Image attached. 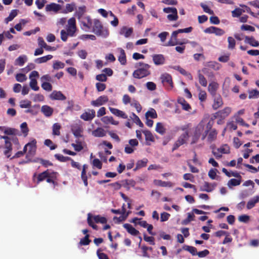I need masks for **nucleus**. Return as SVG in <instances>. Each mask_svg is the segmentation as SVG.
<instances>
[{
    "label": "nucleus",
    "mask_w": 259,
    "mask_h": 259,
    "mask_svg": "<svg viewBox=\"0 0 259 259\" xmlns=\"http://www.w3.org/2000/svg\"><path fill=\"white\" fill-rule=\"evenodd\" d=\"M188 40L184 39L183 41L178 40L177 38L170 37V40L165 45V46H174L176 45H183L187 42Z\"/></svg>",
    "instance_id": "21"
},
{
    "label": "nucleus",
    "mask_w": 259,
    "mask_h": 259,
    "mask_svg": "<svg viewBox=\"0 0 259 259\" xmlns=\"http://www.w3.org/2000/svg\"><path fill=\"white\" fill-rule=\"evenodd\" d=\"M259 202V196H256L250 199L247 202L246 207L248 209L253 208L255 204Z\"/></svg>",
    "instance_id": "31"
},
{
    "label": "nucleus",
    "mask_w": 259,
    "mask_h": 259,
    "mask_svg": "<svg viewBox=\"0 0 259 259\" xmlns=\"http://www.w3.org/2000/svg\"><path fill=\"white\" fill-rule=\"evenodd\" d=\"M61 129V125L58 123H55L53 125L52 131L53 135L55 136H59L60 135V130Z\"/></svg>",
    "instance_id": "41"
},
{
    "label": "nucleus",
    "mask_w": 259,
    "mask_h": 259,
    "mask_svg": "<svg viewBox=\"0 0 259 259\" xmlns=\"http://www.w3.org/2000/svg\"><path fill=\"white\" fill-rule=\"evenodd\" d=\"M227 128L230 131L236 130L237 128V124L235 121H229L227 124Z\"/></svg>",
    "instance_id": "49"
},
{
    "label": "nucleus",
    "mask_w": 259,
    "mask_h": 259,
    "mask_svg": "<svg viewBox=\"0 0 259 259\" xmlns=\"http://www.w3.org/2000/svg\"><path fill=\"white\" fill-rule=\"evenodd\" d=\"M36 141L35 139L27 144L28 152L26 155V158L33 156L35 154L36 151Z\"/></svg>",
    "instance_id": "10"
},
{
    "label": "nucleus",
    "mask_w": 259,
    "mask_h": 259,
    "mask_svg": "<svg viewBox=\"0 0 259 259\" xmlns=\"http://www.w3.org/2000/svg\"><path fill=\"white\" fill-rule=\"evenodd\" d=\"M215 186L216 185L214 183L212 184L205 182L204 184L200 186V190L201 191L210 192L214 190Z\"/></svg>",
    "instance_id": "19"
},
{
    "label": "nucleus",
    "mask_w": 259,
    "mask_h": 259,
    "mask_svg": "<svg viewBox=\"0 0 259 259\" xmlns=\"http://www.w3.org/2000/svg\"><path fill=\"white\" fill-rule=\"evenodd\" d=\"M133 32V28L132 27H128L127 26L122 27L119 31L120 35L124 36L125 38L129 37Z\"/></svg>",
    "instance_id": "17"
},
{
    "label": "nucleus",
    "mask_w": 259,
    "mask_h": 259,
    "mask_svg": "<svg viewBox=\"0 0 259 259\" xmlns=\"http://www.w3.org/2000/svg\"><path fill=\"white\" fill-rule=\"evenodd\" d=\"M92 134L95 137H103L106 136V132L102 127H98L92 131Z\"/></svg>",
    "instance_id": "24"
},
{
    "label": "nucleus",
    "mask_w": 259,
    "mask_h": 259,
    "mask_svg": "<svg viewBox=\"0 0 259 259\" xmlns=\"http://www.w3.org/2000/svg\"><path fill=\"white\" fill-rule=\"evenodd\" d=\"M131 106L134 107L136 108L138 112H140L142 110V106L139 103V102L135 100V99H132V102H131Z\"/></svg>",
    "instance_id": "44"
},
{
    "label": "nucleus",
    "mask_w": 259,
    "mask_h": 259,
    "mask_svg": "<svg viewBox=\"0 0 259 259\" xmlns=\"http://www.w3.org/2000/svg\"><path fill=\"white\" fill-rule=\"evenodd\" d=\"M1 139L4 140V148L5 150L4 153L7 157L10 158L12 150V143L17 144L18 143V140L17 137L13 136L10 137L1 136Z\"/></svg>",
    "instance_id": "3"
},
{
    "label": "nucleus",
    "mask_w": 259,
    "mask_h": 259,
    "mask_svg": "<svg viewBox=\"0 0 259 259\" xmlns=\"http://www.w3.org/2000/svg\"><path fill=\"white\" fill-rule=\"evenodd\" d=\"M26 76L23 73H18L16 75V79L17 81L23 82L27 80Z\"/></svg>",
    "instance_id": "55"
},
{
    "label": "nucleus",
    "mask_w": 259,
    "mask_h": 259,
    "mask_svg": "<svg viewBox=\"0 0 259 259\" xmlns=\"http://www.w3.org/2000/svg\"><path fill=\"white\" fill-rule=\"evenodd\" d=\"M145 116L146 118H147V117H149L152 118H155L157 117V115L156 111L154 109L151 108L146 113Z\"/></svg>",
    "instance_id": "52"
},
{
    "label": "nucleus",
    "mask_w": 259,
    "mask_h": 259,
    "mask_svg": "<svg viewBox=\"0 0 259 259\" xmlns=\"http://www.w3.org/2000/svg\"><path fill=\"white\" fill-rule=\"evenodd\" d=\"M50 98L52 100L61 101L65 100L66 99V97L62 93L61 91H54L50 95Z\"/></svg>",
    "instance_id": "18"
},
{
    "label": "nucleus",
    "mask_w": 259,
    "mask_h": 259,
    "mask_svg": "<svg viewBox=\"0 0 259 259\" xmlns=\"http://www.w3.org/2000/svg\"><path fill=\"white\" fill-rule=\"evenodd\" d=\"M48 174L47 170L44 171V172H41V174H40L38 176V177H37L38 183H39L41 181H42L44 180H45L46 179H47V178L48 177Z\"/></svg>",
    "instance_id": "63"
},
{
    "label": "nucleus",
    "mask_w": 259,
    "mask_h": 259,
    "mask_svg": "<svg viewBox=\"0 0 259 259\" xmlns=\"http://www.w3.org/2000/svg\"><path fill=\"white\" fill-rule=\"evenodd\" d=\"M92 220H94L96 223L105 224L107 222V219L100 215H92Z\"/></svg>",
    "instance_id": "39"
},
{
    "label": "nucleus",
    "mask_w": 259,
    "mask_h": 259,
    "mask_svg": "<svg viewBox=\"0 0 259 259\" xmlns=\"http://www.w3.org/2000/svg\"><path fill=\"white\" fill-rule=\"evenodd\" d=\"M130 118L132 120L139 126L143 127L144 126L143 123L140 120L139 117L136 115L134 113H132L130 116Z\"/></svg>",
    "instance_id": "40"
},
{
    "label": "nucleus",
    "mask_w": 259,
    "mask_h": 259,
    "mask_svg": "<svg viewBox=\"0 0 259 259\" xmlns=\"http://www.w3.org/2000/svg\"><path fill=\"white\" fill-rule=\"evenodd\" d=\"M204 32L206 33L215 34L217 36H222L225 33L224 30L214 26L206 28Z\"/></svg>",
    "instance_id": "9"
},
{
    "label": "nucleus",
    "mask_w": 259,
    "mask_h": 259,
    "mask_svg": "<svg viewBox=\"0 0 259 259\" xmlns=\"http://www.w3.org/2000/svg\"><path fill=\"white\" fill-rule=\"evenodd\" d=\"M245 42L249 44L252 47H257L259 46V42L256 40L253 37L246 36Z\"/></svg>",
    "instance_id": "37"
},
{
    "label": "nucleus",
    "mask_w": 259,
    "mask_h": 259,
    "mask_svg": "<svg viewBox=\"0 0 259 259\" xmlns=\"http://www.w3.org/2000/svg\"><path fill=\"white\" fill-rule=\"evenodd\" d=\"M86 10V7L84 6L79 7L78 9L76 10L75 13V15L77 16L78 20L83 18L84 16H83V14L85 13Z\"/></svg>",
    "instance_id": "38"
},
{
    "label": "nucleus",
    "mask_w": 259,
    "mask_h": 259,
    "mask_svg": "<svg viewBox=\"0 0 259 259\" xmlns=\"http://www.w3.org/2000/svg\"><path fill=\"white\" fill-rule=\"evenodd\" d=\"M228 41L229 43L228 48L229 49H233L236 44L235 40L232 37L229 36L228 38Z\"/></svg>",
    "instance_id": "61"
},
{
    "label": "nucleus",
    "mask_w": 259,
    "mask_h": 259,
    "mask_svg": "<svg viewBox=\"0 0 259 259\" xmlns=\"http://www.w3.org/2000/svg\"><path fill=\"white\" fill-rule=\"evenodd\" d=\"M207 66L215 70H218L221 67L219 63L214 61H210L207 63Z\"/></svg>",
    "instance_id": "48"
},
{
    "label": "nucleus",
    "mask_w": 259,
    "mask_h": 259,
    "mask_svg": "<svg viewBox=\"0 0 259 259\" xmlns=\"http://www.w3.org/2000/svg\"><path fill=\"white\" fill-rule=\"evenodd\" d=\"M101 120L105 124L111 123L113 125H118L119 123V122L114 120L112 116H104L101 118Z\"/></svg>",
    "instance_id": "29"
},
{
    "label": "nucleus",
    "mask_w": 259,
    "mask_h": 259,
    "mask_svg": "<svg viewBox=\"0 0 259 259\" xmlns=\"http://www.w3.org/2000/svg\"><path fill=\"white\" fill-rule=\"evenodd\" d=\"M154 183L157 186L163 187H171L174 186L173 183L170 182H165L159 180H155Z\"/></svg>",
    "instance_id": "27"
},
{
    "label": "nucleus",
    "mask_w": 259,
    "mask_h": 259,
    "mask_svg": "<svg viewBox=\"0 0 259 259\" xmlns=\"http://www.w3.org/2000/svg\"><path fill=\"white\" fill-rule=\"evenodd\" d=\"M222 154H228L230 152V148L227 145H225L217 149Z\"/></svg>",
    "instance_id": "53"
},
{
    "label": "nucleus",
    "mask_w": 259,
    "mask_h": 259,
    "mask_svg": "<svg viewBox=\"0 0 259 259\" xmlns=\"http://www.w3.org/2000/svg\"><path fill=\"white\" fill-rule=\"evenodd\" d=\"M53 56L48 55L40 58H36L34 60V62L37 64H41L47 62L48 61L51 60L53 58Z\"/></svg>",
    "instance_id": "32"
},
{
    "label": "nucleus",
    "mask_w": 259,
    "mask_h": 259,
    "mask_svg": "<svg viewBox=\"0 0 259 259\" xmlns=\"http://www.w3.org/2000/svg\"><path fill=\"white\" fill-rule=\"evenodd\" d=\"M41 111L46 117H50L53 113V109L49 106L44 105L41 107Z\"/></svg>",
    "instance_id": "25"
},
{
    "label": "nucleus",
    "mask_w": 259,
    "mask_h": 259,
    "mask_svg": "<svg viewBox=\"0 0 259 259\" xmlns=\"http://www.w3.org/2000/svg\"><path fill=\"white\" fill-rule=\"evenodd\" d=\"M111 212L115 214H120L121 213L122 215H125V218L127 217L128 215L130 212H127L126 214H125V204H123L122 206V210L121 211L119 209H111Z\"/></svg>",
    "instance_id": "46"
},
{
    "label": "nucleus",
    "mask_w": 259,
    "mask_h": 259,
    "mask_svg": "<svg viewBox=\"0 0 259 259\" xmlns=\"http://www.w3.org/2000/svg\"><path fill=\"white\" fill-rule=\"evenodd\" d=\"M118 50L120 53L118 56V61L120 62L121 64L125 65L126 63V59L124 51L121 48H118Z\"/></svg>",
    "instance_id": "34"
},
{
    "label": "nucleus",
    "mask_w": 259,
    "mask_h": 259,
    "mask_svg": "<svg viewBox=\"0 0 259 259\" xmlns=\"http://www.w3.org/2000/svg\"><path fill=\"white\" fill-rule=\"evenodd\" d=\"M108 101L107 96L103 95L98 97L96 100L91 102V105L94 107H99L105 104Z\"/></svg>",
    "instance_id": "13"
},
{
    "label": "nucleus",
    "mask_w": 259,
    "mask_h": 259,
    "mask_svg": "<svg viewBox=\"0 0 259 259\" xmlns=\"http://www.w3.org/2000/svg\"><path fill=\"white\" fill-rule=\"evenodd\" d=\"M61 5L54 3L47 5L46 7V11L47 12H53L55 13H57L61 10Z\"/></svg>",
    "instance_id": "20"
},
{
    "label": "nucleus",
    "mask_w": 259,
    "mask_h": 259,
    "mask_svg": "<svg viewBox=\"0 0 259 259\" xmlns=\"http://www.w3.org/2000/svg\"><path fill=\"white\" fill-rule=\"evenodd\" d=\"M138 69L135 70L133 73L134 77L136 78H142L149 75L150 65L143 62H139L138 64Z\"/></svg>",
    "instance_id": "2"
},
{
    "label": "nucleus",
    "mask_w": 259,
    "mask_h": 259,
    "mask_svg": "<svg viewBox=\"0 0 259 259\" xmlns=\"http://www.w3.org/2000/svg\"><path fill=\"white\" fill-rule=\"evenodd\" d=\"M81 28L87 32H90L92 28L93 20L89 16H84L79 20Z\"/></svg>",
    "instance_id": "5"
},
{
    "label": "nucleus",
    "mask_w": 259,
    "mask_h": 259,
    "mask_svg": "<svg viewBox=\"0 0 259 259\" xmlns=\"http://www.w3.org/2000/svg\"><path fill=\"white\" fill-rule=\"evenodd\" d=\"M160 78L164 84L166 83L170 89L172 88V78L170 74L167 73H163L161 75Z\"/></svg>",
    "instance_id": "16"
},
{
    "label": "nucleus",
    "mask_w": 259,
    "mask_h": 259,
    "mask_svg": "<svg viewBox=\"0 0 259 259\" xmlns=\"http://www.w3.org/2000/svg\"><path fill=\"white\" fill-rule=\"evenodd\" d=\"M123 227L126 230L128 233L133 236H137L140 234L139 231L134 228L131 225L129 224H124Z\"/></svg>",
    "instance_id": "23"
},
{
    "label": "nucleus",
    "mask_w": 259,
    "mask_h": 259,
    "mask_svg": "<svg viewBox=\"0 0 259 259\" xmlns=\"http://www.w3.org/2000/svg\"><path fill=\"white\" fill-rule=\"evenodd\" d=\"M74 8H75V4L74 3L67 4L66 5L64 13H68L69 12H71L74 10Z\"/></svg>",
    "instance_id": "60"
},
{
    "label": "nucleus",
    "mask_w": 259,
    "mask_h": 259,
    "mask_svg": "<svg viewBox=\"0 0 259 259\" xmlns=\"http://www.w3.org/2000/svg\"><path fill=\"white\" fill-rule=\"evenodd\" d=\"M218 87L219 84L218 83L215 82H211L208 85V90L211 95L214 96L216 94V91L218 90Z\"/></svg>",
    "instance_id": "28"
},
{
    "label": "nucleus",
    "mask_w": 259,
    "mask_h": 259,
    "mask_svg": "<svg viewBox=\"0 0 259 259\" xmlns=\"http://www.w3.org/2000/svg\"><path fill=\"white\" fill-rule=\"evenodd\" d=\"M148 159L146 158H144L141 160H139L136 163V168L134 170L140 169L142 167H145L148 163Z\"/></svg>",
    "instance_id": "36"
},
{
    "label": "nucleus",
    "mask_w": 259,
    "mask_h": 259,
    "mask_svg": "<svg viewBox=\"0 0 259 259\" xmlns=\"http://www.w3.org/2000/svg\"><path fill=\"white\" fill-rule=\"evenodd\" d=\"M143 133L145 136V140L147 141L152 142L154 141V137L152 134V133L148 130L143 131Z\"/></svg>",
    "instance_id": "45"
},
{
    "label": "nucleus",
    "mask_w": 259,
    "mask_h": 259,
    "mask_svg": "<svg viewBox=\"0 0 259 259\" xmlns=\"http://www.w3.org/2000/svg\"><path fill=\"white\" fill-rule=\"evenodd\" d=\"M109 109L113 114L116 116L121 117L123 119L127 118V115L122 111L112 107H109Z\"/></svg>",
    "instance_id": "22"
},
{
    "label": "nucleus",
    "mask_w": 259,
    "mask_h": 259,
    "mask_svg": "<svg viewBox=\"0 0 259 259\" xmlns=\"http://www.w3.org/2000/svg\"><path fill=\"white\" fill-rule=\"evenodd\" d=\"M205 122L203 120L200 122V123L196 126L194 132V135L192 137V141L191 144L195 143L199 138L201 133L204 130Z\"/></svg>",
    "instance_id": "6"
},
{
    "label": "nucleus",
    "mask_w": 259,
    "mask_h": 259,
    "mask_svg": "<svg viewBox=\"0 0 259 259\" xmlns=\"http://www.w3.org/2000/svg\"><path fill=\"white\" fill-rule=\"evenodd\" d=\"M65 67V64L61 61H56L54 62L53 67L55 70L62 69Z\"/></svg>",
    "instance_id": "54"
},
{
    "label": "nucleus",
    "mask_w": 259,
    "mask_h": 259,
    "mask_svg": "<svg viewBox=\"0 0 259 259\" xmlns=\"http://www.w3.org/2000/svg\"><path fill=\"white\" fill-rule=\"evenodd\" d=\"M152 60L155 65H162L165 63V59L162 54H154L152 55Z\"/></svg>",
    "instance_id": "15"
},
{
    "label": "nucleus",
    "mask_w": 259,
    "mask_h": 259,
    "mask_svg": "<svg viewBox=\"0 0 259 259\" xmlns=\"http://www.w3.org/2000/svg\"><path fill=\"white\" fill-rule=\"evenodd\" d=\"M146 87L149 91H154L156 88V85L155 83L152 81L147 82L146 83Z\"/></svg>",
    "instance_id": "64"
},
{
    "label": "nucleus",
    "mask_w": 259,
    "mask_h": 259,
    "mask_svg": "<svg viewBox=\"0 0 259 259\" xmlns=\"http://www.w3.org/2000/svg\"><path fill=\"white\" fill-rule=\"evenodd\" d=\"M163 11L164 13L168 14L167 18L168 20L171 21H176L178 19V11L176 8H164Z\"/></svg>",
    "instance_id": "7"
},
{
    "label": "nucleus",
    "mask_w": 259,
    "mask_h": 259,
    "mask_svg": "<svg viewBox=\"0 0 259 259\" xmlns=\"http://www.w3.org/2000/svg\"><path fill=\"white\" fill-rule=\"evenodd\" d=\"M20 107L22 108H29L31 107V102L27 100H22L20 102Z\"/></svg>",
    "instance_id": "56"
},
{
    "label": "nucleus",
    "mask_w": 259,
    "mask_h": 259,
    "mask_svg": "<svg viewBox=\"0 0 259 259\" xmlns=\"http://www.w3.org/2000/svg\"><path fill=\"white\" fill-rule=\"evenodd\" d=\"M231 112V108L230 107H225L224 109L217 112L214 114L215 118H219L224 119L226 118Z\"/></svg>",
    "instance_id": "11"
},
{
    "label": "nucleus",
    "mask_w": 259,
    "mask_h": 259,
    "mask_svg": "<svg viewBox=\"0 0 259 259\" xmlns=\"http://www.w3.org/2000/svg\"><path fill=\"white\" fill-rule=\"evenodd\" d=\"M21 130L22 133L25 136H27L28 133V128L27 127V124L26 122H24L21 123L20 125Z\"/></svg>",
    "instance_id": "62"
},
{
    "label": "nucleus",
    "mask_w": 259,
    "mask_h": 259,
    "mask_svg": "<svg viewBox=\"0 0 259 259\" xmlns=\"http://www.w3.org/2000/svg\"><path fill=\"white\" fill-rule=\"evenodd\" d=\"M27 61V57L23 55L20 56L18 58H17L15 60V65H19L20 66H22L24 65V64Z\"/></svg>",
    "instance_id": "35"
},
{
    "label": "nucleus",
    "mask_w": 259,
    "mask_h": 259,
    "mask_svg": "<svg viewBox=\"0 0 259 259\" xmlns=\"http://www.w3.org/2000/svg\"><path fill=\"white\" fill-rule=\"evenodd\" d=\"M183 249L189 251L193 255H196L197 254V249L195 247L189 245H185Z\"/></svg>",
    "instance_id": "47"
},
{
    "label": "nucleus",
    "mask_w": 259,
    "mask_h": 259,
    "mask_svg": "<svg viewBox=\"0 0 259 259\" xmlns=\"http://www.w3.org/2000/svg\"><path fill=\"white\" fill-rule=\"evenodd\" d=\"M17 14V10H12L9 16L5 19V23H8L10 21H11L15 17H16Z\"/></svg>",
    "instance_id": "42"
},
{
    "label": "nucleus",
    "mask_w": 259,
    "mask_h": 259,
    "mask_svg": "<svg viewBox=\"0 0 259 259\" xmlns=\"http://www.w3.org/2000/svg\"><path fill=\"white\" fill-rule=\"evenodd\" d=\"M189 138V133L188 132H185L182 134L178 138V140L175 143L172 148V151H175L178 149L180 146L186 143V141Z\"/></svg>",
    "instance_id": "8"
},
{
    "label": "nucleus",
    "mask_w": 259,
    "mask_h": 259,
    "mask_svg": "<svg viewBox=\"0 0 259 259\" xmlns=\"http://www.w3.org/2000/svg\"><path fill=\"white\" fill-rule=\"evenodd\" d=\"M241 179H231L228 181L227 186L230 189H232L233 187L239 185L241 184Z\"/></svg>",
    "instance_id": "33"
},
{
    "label": "nucleus",
    "mask_w": 259,
    "mask_h": 259,
    "mask_svg": "<svg viewBox=\"0 0 259 259\" xmlns=\"http://www.w3.org/2000/svg\"><path fill=\"white\" fill-rule=\"evenodd\" d=\"M55 157L57 159L61 161L65 162L67 160H71V158L69 157H65L63 155L60 154H56L55 155Z\"/></svg>",
    "instance_id": "58"
},
{
    "label": "nucleus",
    "mask_w": 259,
    "mask_h": 259,
    "mask_svg": "<svg viewBox=\"0 0 259 259\" xmlns=\"http://www.w3.org/2000/svg\"><path fill=\"white\" fill-rule=\"evenodd\" d=\"M66 29V30H62L60 32L61 38L63 41H66L68 36L73 37L76 35V21L74 17H72L68 20Z\"/></svg>",
    "instance_id": "1"
},
{
    "label": "nucleus",
    "mask_w": 259,
    "mask_h": 259,
    "mask_svg": "<svg viewBox=\"0 0 259 259\" xmlns=\"http://www.w3.org/2000/svg\"><path fill=\"white\" fill-rule=\"evenodd\" d=\"M195 215L193 213H187V218L183 221L182 224L183 225H187L189 222L193 221L194 219Z\"/></svg>",
    "instance_id": "57"
},
{
    "label": "nucleus",
    "mask_w": 259,
    "mask_h": 259,
    "mask_svg": "<svg viewBox=\"0 0 259 259\" xmlns=\"http://www.w3.org/2000/svg\"><path fill=\"white\" fill-rule=\"evenodd\" d=\"M223 104V102L221 97L219 95L216 96L214 98V102L212 105L213 108L216 110L222 106Z\"/></svg>",
    "instance_id": "26"
},
{
    "label": "nucleus",
    "mask_w": 259,
    "mask_h": 259,
    "mask_svg": "<svg viewBox=\"0 0 259 259\" xmlns=\"http://www.w3.org/2000/svg\"><path fill=\"white\" fill-rule=\"evenodd\" d=\"M155 131L161 135H163L165 132V129L163 124L161 122L157 123Z\"/></svg>",
    "instance_id": "43"
},
{
    "label": "nucleus",
    "mask_w": 259,
    "mask_h": 259,
    "mask_svg": "<svg viewBox=\"0 0 259 259\" xmlns=\"http://www.w3.org/2000/svg\"><path fill=\"white\" fill-rule=\"evenodd\" d=\"M30 81L29 83L30 87L32 90L37 91L39 90V87L37 86V82L36 79H30Z\"/></svg>",
    "instance_id": "51"
},
{
    "label": "nucleus",
    "mask_w": 259,
    "mask_h": 259,
    "mask_svg": "<svg viewBox=\"0 0 259 259\" xmlns=\"http://www.w3.org/2000/svg\"><path fill=\"white\" fill-rule=\"evenodd\" d=\"M90 32L95 33L98 36L106 38L109 35V31L107 28H104L100 22L97 19L93 20L92 28Z\"/></svg>",
    "instance_id": "4"
},
{
    "label": "nucleus",
    "mask_w": 259,
    "mask_h": 259,
    "mask_svg": "<svg viewBox=\"0 0 259 259\" xmlns=\"http://www.w3.org/2000/svg\"><path fill=\"white\" fill-rule=\"evenodd\" d=\"M245 10H243L242 9L236 8L234 10L232 11V15L233 17H239L243 12H245Z\"/></svg>",
    "instance_id": "50"
},
{
    "label": "nucleus",
    "mask_w": 259,
    "mask_h": 259,
    "mask_svg": "<svg viewBox=\"0 0 259 259\" xmlns=\"http://www.w3.org/2000/svg\"><path fill=\"white\" fill-rule=\"evenodd\" d=\"M71 131L76 137H80L82 136L83 128L80 124L78 123L73 124L71 126Z\"/></svg>",
    "instance_id": "14"
},
{
    "label": "nucleus",
    "mask_w": 259,
    "mask_h": 259,
    "mask_svg": "<svg viewBox=\"0 0 259 259\" xmlns=\"http://www.w3.org/2000/svg\"><path fill=\"white\" fill-rule=\"evenodd\" d=\"M198 74V78L199 83L203 87H206L207 84V82L204 76L199 73Z\"/></svg>",
    "instance_id": "59"
},
{
    "label": "nucleus",
    "mask_w": 259,
    "mask_h": 259,
    "mask_svg": "<svg viewBox=\"0 0 259 259\" xmlns=\"http://www.w3.org/2000/svg\"><path fill=\"white\" fill-rule=\"evenodd\" d=\"M96 112L93 109H88L80 115V118L84 121H91L95 116Z\"/></svg>",
    "instance_id": "12"
},
{
    "label": "nucleus",
    "mask_w": 259,
    "mask_h": 259,
    "mask_svg": "<svg viewBox=\"0 0 259 259\" xmlns=\"http://www.w3.org/2000/svg\"><path fill=\"white\" fill-rule=\"evenodd\" d=\"M178 103L182 106L183 109L184 110L188 111L191 108L189 104L183 98L178 99Z\"/></svg>",
    "instance_id": "30"
}]
</instances>
